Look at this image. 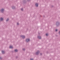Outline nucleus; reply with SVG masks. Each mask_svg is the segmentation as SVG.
<instances>
[{"label": "nucleus", "mask_w": 60, "mask_h": 60, "mask_svg": "<svg viewBox=\"0 0 60 60\" xmlns=\"http://www.w3.org/2000/svg\"><path fill=\"white\" fill-rule=\"evenodd\" d=\"M4 10L3 9H2L0 10V11H1L2 12H4Z\"/></svg>", "instance_id": "1"}, {"label": "nucleus", "mask_w": 60, "mask_h": 60, "mask_svg": "<svg viewBox=\"0 0 60 60\" xmlns=\"http://www.w3.org/2000/svg\"><path fill=\"white\" fill-rule=\"evenodd\" d=\"M30 40L29 39H27L26 40V41L27 42H28V41H29Z\"/></svg>", "instance_id": "2"}, {"label": "nucleus", "mask_w": 60, "mask_h": 60, "mask_svg": "<svg viewBox=\"0 0 60 60\" xmlns=\"http://www.w3.org/2000/svg\"><path fill=\"white\" fill-rule=\"evenodd\" d=\"M21 37H22V38L24 39V38H25V37L24 36H21Z\"/></svg>", "instance_id": "3"}, {"label": "nucleus", "mask_w": 60, "mask_h": 60, "mask_svg": "<svg viewBox=\"0 0 60 60\" xmlns=\"http://www.w3.org/2000/svg\"><path fill=\"white\" fill-rule=\"evenodd\" d=\"M36 5L37 7H38V3H36Z\"/></svg>", "instance_id": "4"}, {"label": "nucleus", "mask_w": 60, "mask_h": 60, "mask_svg": "<svg viewBox=\"0 0 60 60\" xmlns=\"http://www.w3.org/2000/svg\"><path fill=\"white\" fill-rule=\"evenodd\" d=\"M9 48L10 49H12V48H13V47L11 46H10Z\"/></svg>", "instance_id": "5"}, {"label": "nucleus", "mask_w": 60, "mask_h": 60, "mask_svg": "<svg viewBox=\"0 0 60 60\" xmlns=\"http://www.w3.org/2000/svg\"><path fill=\"white\" fill-rule=\"evenodd\" d=\"M39 52V51H38V52H37L36 53V55H38V52Z\"/></svg>", "instance_id": "6"}, {"label": "nucleus", "mask_w": 60, "mask_h": 60, "mask_svg": "<svg viewBox=\"0 0 60 60\" xmlns=\"http://www.w3.org/2000/svg\"><path fill=\"white\" fill-rule=\"evenodd\" d=\"M2 54H4V51H2Z\"/></svg>", "instance_id": "7"}, {"label": "nucleus", "mask_w": 60, "mask_h": 60, "mask_svg": "<svg viewBox=\"0 0 60 60\" xmlns=\"http://www.w3.org/2000/svg\"><path fill=\"white\" fill-rule=\"evenodd\" d=\"M0 20H3V19L2 18H1L0 19Z\"/></svg>", "instance_id": "8"}, {"label": "nucleus", "mask_w": 60, "mask_h": 60, "mask_svg": "<svg viewBox=\"0 0 60 60\" xmlns=\"http://www.w3.org/2000/svg\"><path fill=\"white\" fill-rule=\"evenodd\" d=\"M15 52H17V51H18V50L17 49H16L15 50Z\"/></svg>", "instance_id": "9"}, {"label": "nucleus", "mask_w": 60, "mask_h": 60, "mask_svg": "<svg viewBox=\"0 0 60 60\" xmlns=\"http://www.w3.org/2000/svg\"><path fill=\"white\" fill-rule=\"evenodd\" d=\"M38 37L40 39H41V37Z\"/></svg>", "instance_id": "10"}, {"label": "nucleus", "mask_w": 60, "mask_h": 60, "mask_svg": "<svg viewBox=\"0 0 60 60\" xmlns=\"http://www.w3.org/2000/svg\"><path fill=\"white\" fill-rule=\"evenodd\" d=\"M12 8L13 9H15V7H13Z\"/></svg>", "instance_id": "11"}, {"label": "nucleus", "mask_w": 60, "mask_h": 60, "mask_svg": "<svg viewBox=\"0 0 60 60\" xmlns=\"http://www.w3.org/2000/svg\"><path fill=\"white\" fill-rule=\"evenodd\" d=\"M46 36H48V34H46Z\"/></svg>", "instance_id": "12"}, {"label": "nucleus", "mask_w": 60, "mask_h": 60, "mask_svg": "<svg viewBox=\"0 0 60 60\" xmlns=\"http://www.w3.org/2000/svg\"><path fill=\"white\" fill-rule=\"evenodd\" d=\"M8 20H9V19H8L7 20H6V21H8Z\"/></svg>", "instance_id": "13"}, {"label": "nucleus", "mask_w": 60, "mask_h": 60, "mask_svg": "<svg viewBox=\"0 0 60 60\" xmlns=\"http://www.w3.org/2000/svg\"><path fill=\"white\" fill-rule=\"evenodd\" d=\"M31 60H34V59H30Z\"/></svg>", "instance_id": "14"}, {"label": "nucleus", "mask_w": 60, "mask_h": 60, "mask_svg": "<svg viewBox=\"0 0 60 60\" xmlns=\"http://www.w3.org/2000/svg\"><path fill=\"white\" fill-rule=\"evenodd\" d=\"M17 25H19V23H17Z\"/></svg>", "instance_id": "15"}, {"label": "nucleus", "mask_w": 60, "mask_h": 60, "mask_svg": "<svg viewBox=\"0 0 60 60\" xmlns=\"http://www.w3.org/2000/svg\"><path fill=\"white\" fill-rule=\"evenodd\" d=\"M23 8H22L21 9V10H22V11H23Z\"/></svg>", "instance_id": "16"}, {"label": "nucleus", "mask_w": 60, "mask_h": 60, "mask_svg": "<svg viewBox=\"0 0 60 60\" xmlns=\"http://www.w3.org/2000/svg\"><path fill=\"white\" fill-rule=\"evenodd\" d=\"M25 49H23V50H25Z\"/></svg>", "instance_id": "17"}, {"label": "nucleus", "mask_w": 60, "mask_h": 60, "mask_svg": "<svg viewBox=\"0 0 60 60\" xmlns=\"http://www.w3.org/2000/svg\"><path fill=\"white\" fill-rule=\"evenodd\" d=\"M57 31V30H56V31Z\"/></svg>", "instance_id": "18"}, {"label": "nucleus", "mask_w": 60, "mask_h": 60, "mask_svg": "<svg viewBox=\"0 0 60 60\" xmlns=\"http://www.w3.org/2000/svg\"><path fill=\"white\" fill-rule=\"evenodd\" d=\"M0 59H1V57H0Z\"/></svg>", "instance_id": "19"}, {"label": "nucleus", "mask_w": 60, "mask_h": 60, "mask_svg": "<svg viewBox=\"0 0 60 60\" xmlns=\"http://www.w3.org/2000/svg\"><path fill=\"white\" fill-rule=\"evenodd\" d=\"M41 55H42V54L41 53L40 54Z\"/></svg>", "instance_id": "20"}]
</instances>
